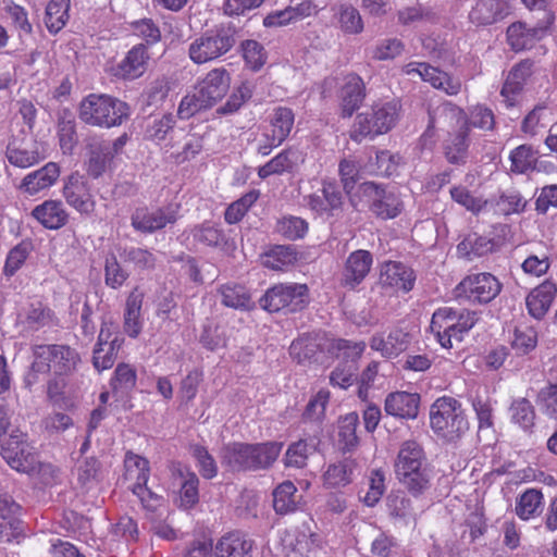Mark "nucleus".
Segmentation results:
<instances>
[{"label": "nucleus", "instance_id": "obj_25", "mask_svg": "<svg viewBox=\"0 0 557 557\" xmlns=\"http://www.w3.org/2000/svg\"><path fill=\"white\" fill-rule=\"evenodd\" d=\"M253 541L239 532L223 535L214 546V557H251Z\"/></svg>", "mask_w": 557, "mask_h": 557}, {"label": "nucleus", "instance_id": "obj_56", "mask_svg": "<svg viewBox=\"0 0 557 557\" xmlns=\"http://www.w3.org/2000/svg\"><path fill=\"white\" fill-rule=\"evenodd\" d=\"M253 89L255 85L252 82H243L230 96L227 101L216 110V112L219 114L235 113L247 100L251 98Z\"/></svg>", "mask_w": 557, "mask_h": 557}, {"label": "nucleus", "instance_id": "obj_8", "mask_svg": "<svg viewBox=\"0 0 557 557\" xmlns=\"http://www.w3.org/2000/svg\"><path fill=\"white\" fill-rule=\"evenodd\" d=\"M502 283L488 272L469 274L455 287L457 299H465L472 304H488L495 299L500 290Z\"/></svg>", "mask_w": 557, "mask_h": 557}, {"label": "nucleus", "instance_id": "obj_6", "mask_svg": "<svg viewBox=\"0 0 557 557\" xmlns=\"http://www.w3.org/2000/svg\"><path fill=\"white\" fill-rule=\"evenodd\" d=\"M399 117V106L397 102L376 103L371 110L356 116L350 131V138L361 143L366 137L373 138L377 135L389 132Z\"/></svg>", "mask_w": 557, "mask_h": 557}, {"label": "nucleus", "instance_id": "obj_3", "mask_svg": "<svg viewBox=\"0 0 557 557\" xmlns=\"http://www.w3.org/2000/svg\"><path fill=\"white\" fill-rule=\"evenodd\" d=\"M129 114L131 109L126 102L104 94H90L83 98L78 107L79 120L100 128L119 126Z\"/></svg>", "mask_w": 557, "mask_h": 557}, {"label": "nucleus", "instance_id": "obj_33", "mask_svg": "<svg viewBox=\"0 0 557 557\" xmlns=\"http://www.w3.org/2000/svg\"><path fill=\"white\" fill-rule=\"evenodd\" d=\"M143 300L144 294L138 288H134L126 299L123 326L124 332L133 338H136L143 329Z\"/></svg>", "mask_w": 557, "mask_h": 557}, {"label": "nucleus", "instance_id": "obj_58", "mask_svg": "<svg viewBox=\"0 0 557 557\" xmlns=\"http://www.w3.org/2000/svg\"><path fill=\"white\" fill-rule=\"evenodd\" d=\"M511 171L525 173L535 166L537 154L529 145H521L510 153Z\"/></svg>", "mask_w": 557, "mask_h": 557}, {"label": "nucleus", "instance_id": "obj_52", "mask_svg": "<svg viewBox=\"0 0 557 557\" xmlns=\"http://www.w3.org/2000/svg\"><path fill=\"white\" fill-rule=\"evenodd\" d=\"M211 103L195 87L193 91L188 92L180 102L177 115L182 120H187L196 113L211 108Z\"/></svg>", "mask_w": 557, "mask_h": 557}, {"label": "nucleus", "instance_id": "obj_57", "mask_svg": "<svg viewBox=\"0 0 557 557\" xmlns=\"http://www.w3.org/2000/svg\"><path fill=\"white\" fill-rule=\"evenodd\" d=\"M459 317H461V310H456L450 307H443L437 309L431 320V331L436 336L441 334H445V331H448L449 327L456 325V322L459 321Z\"/></svg>", "mask_w": 557, "mask_h": 557}, {"label": "nucleus", "instance_id": "obj_43", "mask_svg": "<svg viewBox=\"0 0 557 557\" xmlns=\"http://www.w3.org/2000/svg\"><path fill=\"white\" fill-rule=\"evenodd\" d=\"M356 466V461L350 458L330 465L324 473V483L330 487L347 485L352 480Z\"/></svg>", "mask_w": 557, "mask_h": 557}, {"label": "nucleus", "instance_id": "obj_20", "mask_svg": "<svg viewBox=\"0 0 557 557\" xmlns=\"http://www.w3.org/2000/svg\"><path fill=\"white\" fill-rule=\"evenodd\" d=\"M533 61L527 59L516 64L507 75V78L500 90L507 107H513L517 97L521 94L527 79L533 73Z\"/></svg>", "mask_w": 557, "mask_h": 557}, {"label": "nucleus", "instance_id": "obj_42", "mask_svg": "<svg viewBox=\"0 0 557 557\" xmlns=\"http://www.w3.org/2000/svg\"><path fill=\"white\" fill-rule=\"evenodd\" d=\"M221 302L228 308L237 310H250L253 308L247 289L238 284H225L219 289Z\"/></svg>", "mask_w": 557, "mask_h": 557}, {"label": "nucleus", "instance_id": "obj_45", "mask_svg": "<svg viewBox=\"0 0 557 557\" xmlns=\"http://www.w3.org/2000/svg\"><path fill=\"white\" fill-rule=\"evenodd\" d=\"M294 113L286 107H277L270 115L271 135L275 143H283L289 135L294 126Z\"/></svg>", "mask_w": 557, "mask_h": 557}, {"label": "nucleus", "instance_id": "obj_38", "mask_svg": "<svg viewBox=\"0 0 557 557\" xmlns=\"http://www.w3.org/2000/svg\"><path fill=\"white\" fill-rule=\"evenodd\" d=\"M273 508L278 515H286L297 509L301 496L290 481H284L277 485L273 493Z\"/></svg>", "mask_w": 557, "mask_h": 557}, {"label": "nucleus", "instance_id": "obj_48", "mask_svg": "<svg viewBox=\"0 0 557 557\" xmlns=\"http://www.w3.org/2000/svg\"><path fill=\"white\" fill-rule=\"evenodd\" d=\"M297 261V252L293 246H275L263 257L264 267L282 271Z\"/></svg>", "mask_w": 557, "mask_h": 557}, {"label": "nucleus", "instance_id": "obj_32", "mask_svg": "<svg viewBox=\"0 0 557 557\" xmlns=\"http://www.w3.org/2000/svg\"><path fill=\"white\" fill-rule=\"evenodd\" d=\"M556 292V285L552 282L535 287L525 299L529 313L535 319H542L549 310Z\"/></svg>", "mask_w": 557, "mask_h": 557}, {"label": "nucleus", "instance_id": "obj_19", "mask_svg": "<svg viewBox=\"0 0 557 557\" xmlns=\"http://www.w3.org/2000/svg\"><path fill=\"white\" fill-rule=\"evenodd\" d=\"M373 258L370 251L359 249L349 255L343 271L342 284L345 287L355 288L370 272Z\"/></svg>", "mask_w": 557, "mask_h": 557}, {"label": "nucleus", "instance_id": "obj_13", "mask_svg": "<svg viewBox=\"0 0 557 557\" xmlns=\"http://www.w3.org/2000/svg\"><path fill=\"white\" fill-rule=\"evenodd\" d=\"M1 455L12 469L20 472L33 470L36 462L33 447L20 435H11L3 443Z\"/></svg>", "mask_w": 557, "mask_h": 557}, {"label": "nucleus", "instance_id": "obj_14", "mask_svg": "<svg viewBox=\"0 0 557 557\" xmlns=\"http://www.w3.org/2000/svg\"><path fill=\"white\" fill-rule=\"evenodd\" d=\"M404 72L408 75L417 74L424 82H429L434 88L442 89L449 96H455L461 90V82L458 78L428 63L411 62L404 67Z\"/></svg>", "mask_w": 557, "mask_h": 557}, {"label": "nucleus", "instance_id": "obj_51", "mask_svg": "<svg viewBox=\"0 0 557 557\" xmlns=\"http://www.w3.org/2000/svg\"><path fill=\"white\" fill-rule=\"evenodd\" d=\"M511 421L522 430L530 431L534 426L535 410L527 398H518L511 403L509 408Z\"/></svg>", "mask_w": 557, "mask_h": 557}, {"label": "nucleus", "instance_id": "obj_31", "mask_svg": "<svg viewBox=\"0 0 557 557\" xmlns=\"http://www.w3.org/2000/svg\"><path fill=\"white\" fill-rule=\"evenodd\" d=\"M8 161L17 168H29L41 160L36 145L33 140H21L13 139L7 147Z\"/></svg>", "mask_w": 557, "mask_h": 557}, {"label": "nucleus", "instance_id": "obj_36", "mask_svg": "<svg viewBox=\"0 0 557 557\" xmlns=\"http://www.w3.org/2000/svg\"><path fill=\"white\" fill-rule=\"evenodd\" d=\"M388 513L398 523L414 528L417 525V513L412 508L411 500L403 493L392 494L387 498Z\"/></svg>", "mask_w": 557, "mask_h": 557}, {"label": "nucleus", "instance_id": "obj_55", "mask_svg": "<svg viewBox=\"0 0 557 557\" xmlns=\"http://www.w3.org/2000/svg\"><path fill=\"white\" fill-rule=\"evenodd\" d=\"M123 338L115 335L110 347H100L94 349L92 364L100 372L110 369L116 359L117 351L122 347Z\"/></svg>", "mask_w": 557, "mask_h": 557}, {"label": "nucleus", "instance_id": "obj_34", "mask_svg": "<svg viewBox=\"0 0 557 557\" xmlns=\"http://www.w3.org/2000/svg\"><path fill=\"white\" fill-rule=\"evenodd\" d=\"M319 443L320 441L315 436L300 438L292 443L285 453V466L297 469L304 468L307 465L309 456L318 449Z\"/></svg>", "mask_w": 557, "mask_h": 557}, {"label": "nucleus", "instance_id": "obj_41", "mask_svg": "<svg viewBox=\"0 0 557 557\" xmlns=\"http://www.w3.org/2000/svg\"><path fill=\"white\" fill-rule=\"evenodd\" d=\"M469 128L458 131L446 140L444 153L447 161L451 164H463L468 157Z\"/></svg>", "mask_w": 557, "mask_h": 557}, {"label": "nucleus", "instance_id": "obj_46", "mask_svg": "<svg viewBox=\"0 0 557 557\" xmlns=\"http://www.w3.org/2000/svg\"><path fill=\"white\" fill-rule=\"evenodd\" d=\"M77 483L83 490L89 491L101 481V463L94 457H87L76 467Z\"/></svg>", "mask_w": 557, "mask_h": 557}, {"label": "nucleus", "instance_id": "obj_35", "mask_svg": "<svg viewBox=\"0 0 557 557\" xmlns=\"http://www.w3.org/2000/svg\"><path fill=\"white\" fill-rule=\"evenodd\" d=\"M543 30L535 27H528L525 23H512L507 28V40L515 51H521L533 47L541 38Z\"/></svg>", "mask_w": 557, "mask_h": 557}, {"label": "nucleus", "instance_id": "obj_27", "mask_svg": "<svg viewBox=\"0 0 557 557\" xmlns=\"http://www.w3.org/2000/svg\"><path fill=\"white\" fill-rule=\"evenodd\" d=\"M414 280L413 271L400 262L385 263L380 276L382 285L406 293L412 289Z\"/></svg>", "mask_w": 557, "mask_h": 557}, {"label": "nucleus", "instance_id": "obj_50", "mask_svg": "<svg viewBox=\"0 0 557 557\" xmlns=\"http://www.w3.org/2000/svg\"><path fill=\"white\" fill-rule=\"evenodd\" d=\"M537 345V332L533 326L520 324L515 327L511 348L517 355L530 354Z\"/></svg>", "mask_w": 557, "mask_h": 557}, {"label": "nucleus", "instance_id": "obj_16", "mask_svg": "<svg viewBox=\"0 0 557 557\" xmlns=\"http://www.w3.org/2000/svg\"><path fill=\"white\" fill-rule=\"evenodd\" d=\"M22 507L7 493L0 492V537L11 542L23 532Z\"/></svg>", "mask_w": 557, "mask_h": 557}, {"label": "nucleus", "instance_id": "obj_2", "mask_svg": "<svg viewBox=\"0 0 557 557\" xmlns=\"http://www.w3.org/2000/svg\"><path fill=\"white\" fill-rule=\"evenodd\" d=\"M395 472L400 483L414 496L429 488L431 470L423 448L418 442L403 443L395 463Z\"/></svg>", "mask_w": 557, "mask_h": 557}, {"label": "nucleus", "instance_id": "obj_30", "mask_svg": "<svg viewBox=\"0 0 557 557\" xmlns=\"http://www.w3.org/2000/svg\"><path fill=\"white\" fill-rule=\"evenodd\" d=\"M366 97L364 83L360 76L349 74L341 90V107L344 117H349L359 109Z\"/></svg>", "mask_w": 557, "mask_h": 557}, {"label": "nucleus", "instance_id": "obj_37", "mask_svg": "<svg viewBox=\"0 0 557 557\" xmlns=\"http://www.w3.org/2000/svg\"><path fill=\"white\" fill-rule=\"evenodd\" d=\"M478 320L479 318L475 311L461 309V317H459V321L456 322V325L445 331V334L436 336V339L443 348H451L453 339L461 342L463 336L475 325Z\"/></svg>", "mask_w": 557, "mask_h": 557}, {"label": "nucleus", "instance_id": "obj_29", "mask_svg": "<svg viewBox=\"0 0 557 557\" xmlns=\"http://www.w3.org/2000/svg\"><path fill=\"white\" fill-rule=\"evenodd\" d=\"M497 250V243L494 238L471 233L457 245L459 258L473 261Z\"/></svg>", "mask_w": 557, "mask_h": 557}, {"label": "nucleus", "instance_id": "obj_44", "mask_svg": "<svg viewBox=\"0 0 557 557\" xmlns=\"http://www.w3.org/2000/svg\"><path fill=\"white\" fill-rule=\"evenodd\" d=\"M299 156L297 151L292 149L280 152L276 157L271 159L268 163L260 166L258 175L260 178H267L274 174H282L292 171L298 162Z\"/></svg>", "mask_w": 557, "mask_h": 557}, {"label": "nucleus", "instance_id": "obj_60", "mask_svg": "<svg viewBox=\"0 0 557 557\" xmlns=\"http://www.w3.org/2000/svg\"><path fill=\"white\" fill-rule=\"evenodd\" d=\"M123 258L125 262L132 263L140 271H151L157 263V258L150 250L139 247L124 249Z\"/></svg>", "mask_w": 557, "mask_h": 557}, {"label": "nucleus", "instance_id": "obj_12", "mask_svg": "<svg viewBox=\"0 0 557 557\" xmlns=\"http://www.w3.org/2000/svg\"><path fill=\"white\" fill-rule=\"evenodd\" d=\"M63 197L69 206L82 214H90L95 210V200L86 177L78 173L71 174L64 186Z\"/></svg>", "mask_w": 557, "mask_h": 557}, {"label": "nucleus", "instance_id": "obj_39", "mask_svg": "<svg viewBox=\"0 0 557 557\" xmlns=\"http://www.w3.org/2000/svg\"><path fill=\"white\" fill-rule=\"evenodd\" d=\"M53 355H51L54 358L52 374L70 375L76 370L81 357L74 348L67 345L53 344Z\"/></svg>", "mask_w": 557, "mask_h": 557}, {"label": "nucleus", "instance_id": "obj_18", "mask_svg": "<svg viewBox=\"0 0 557 557\" xmlns=\"http://www.w3.org/2000/svg\"><path fill=\"white\" fill-rule=\"evenodd\" d=\"M411 342V335L401 327L392 329L387 336L374 334L370 339L371 349L384 358H395L404 352Z\"/></svg>", "mask_w": 557, "mask_h": 557}, {"label": "nucleus", "instance_id": "obj_4", "mask_svg": "<svg viewBox=\"0 0 557 557\" xmlns=\"http://www.w3.org/2000/svg\"><path fill=\"white\" fill-rule=\"evenodd\" d=\"M236 28L231 23H221L196 35L188 46V57L197 65L216 61L236 45Z\"/></svg>", "mask_w": 557, "mask_h": 557}, {"label": "nucleus", "instance_id": "obj_64", "mask_svg": "<svg viewBox=\"0 0 557 557\" xmlns=\"http://www.w3.org/2000/svg\"><path fill=\"white\" fill-rule=\"evenodd\" d=\"M537 405L548 418L557 419V384H548L541 388Z\"/></svg>", "mask_w": 557, "mask_h": 557}, {"label": "nucleus", "instance_id": "obj_23", "mask_svg": "<svg viewBox=\"0 0 557 557\" xmlns=\"http://www.w3.org/2000/svg\"><path fill=\"white\" fill-rule=\"evenodd\" d=\"M32 216L47 230H59L69 221V213L60 200H45L32 210Z\"/></svg>", "mask_w": 557, "mask_h": 557}, {"label": "nucleus", "instance_id": "obj_61", "mask_svg": "<svg viewBox=\"0 0 557 557\" xmlns=\"http://www.w3.org/2000/svg\"><path fill=\"white\" fill-rule=\"evenodd\" d=\"M259 191L251 190L240 197L238 200L231 203L225 213L224 219L228 224H235L239 222L249 208L257 201Z\"/></svg>", "mask_w": 557, "mask_h": 557}, {"label": "nucleus", "instance_id": "obj_62", "mask_svg": "<svg viewBox=\"0 0 557 557\" xmlns=\"http://www.w3.org/2000/svg\"><path fill=\"white\" fill-rule=\"evenodd\" d=\"M278 234L287 239L302 238L308 231V223L298 216H285L276 224Z\"/></svg>", "mask_w": 557, "mask_h": 557}, {"label": "nucleus", "instance_id": "obj_63", "mask_svg": "<svg viewBox=\"0 0 557 557\" xmlns=\"http://www.w3.org/2000/svg\"><path fill=\"white\" fill-rule=\"evenodd\" d=\"M136 371L127 363H120L115 368L114 376L111 380L113 391H121L122 393L133 389L136 385Z\"/></svg>", "mask_w": 557, "mask_h": 557}, {"label": "nucleus", "instance_id": "obj_26", "mask_svg": "<svg viewBox=\"0 0 557 557\" xmlns=\"http://www.w3.org/2000/svg\"><path fill=\"white\" fill-rule=\"evenodd\" d=\"M149 55L145 45L134 46L117 64L115 75L124 79L140 77L146 69Z\"/></svg>", "mask_w": 557, "mask_h": 557}, {"label": "nucleus", "instance_id": "obj_22", "mask_svg": "<svg viewBox=\"0 0 557 557\" xmlns=\"http://www.w3.org/2000/svg\"><path fill=\"white\" fill-rule=\"evenodd\" d=\"M420 396L416 393L394 392L386 396L384 409L387 414L414 419L418 416Z\"/></svg>", "mask_w": 557, "mask_h": 557}, {"label": "nucleus", "instance_id": "obj_40", "mask_svg": "<svg viewBox=\"0 0 557 557\" xmlns=\"http://www.w3.org/2000/svg\"><path fill=\"white\" fill-rule=\"evenodd\" d=\"M543 510V494L540 490L529 488L517 497L516 515L522 520L539 516Z\"/></svg>", "mask_w": 557, "mask_h": 557}, {"label": "nucleus", "instance_id": "obj_15", "mask_svg": "<svg viewBox=\"0 0 557 557\" xmlns=\"http://www.w3.org/2000/svg\"><path fill=\"white\" fill-rule=\"evenodd\" d=\"M53 344H37L32 346L33 361L24 375V385L32 389L33 386L42 382L51 372L54 363Z\"/></svg>", "mask_w": 557, "mask_h": 557}, {"label": "nucleus", "instance_id": "obj_28", "mask_svg": "<svg viewBox=\"0 0 557 557\" xmlns=\"http://www.w3.org/2000/svg\"><path fill=\"white\" fill-rule=\"evenodd\" d=\"M230 74L225 69L211 70L196 88L209 100L211 106L222 99L230 88Z\"/></svg>", "mask_w": 557, "mask_h": 557}, {"label": "nucleus", "instance_id": "obj_24", "mask_svg": "<svg viewBox=\"0 0 557 557\" xmlns=\"http://www.w3.org/2000/svg\"><path fill=\"white\" fill-rule=\"evenodd\" d=\"M509 12L505 0H476L472 7L469 18L476 25H491L503 20Z\"/></svg>", "mask_w": 557, "mask_h": 557}, {"label": "nucleus", "instance_id": "obj_5", "mask_svg": "<svg viewBox=\"0 0 557 557\" xmlns=\"http://www.w3.org/2000/svg\"><path fill=\"white\" fill-rule=\"evenodd\" d=\"M430 425L446 442H457L469 430L465 410L454 397L437 398L430 408Z\"/></svg>", "mask_w": 557, "mask_h": 557}, {"label": "nucleus", "instance_id": "obj_54", "mask_svg": "<svg viewBox=\"0 0 557 557\" xmlns=\"http://www.w3.org/2000/svg\"><path fill=\"white\" fill-rule=\"evenodd\" d=\"M176 119L172 113L152 120L146 127V137L157 144L166 139L173 132Z\"/></svg>", "mask_w": 557, "mask_h": 557}, {"label": "nucleus", "instance_id": "obj_7", "mask_svg": "<svg viewBox=\"0 0 557 557\" xmlns=\"http://www.w3.org/2000/svg\"><path fill=\"white\" fill-rule=\"evenodd\" d=\"M259 304L269 312H298L308 306L309 290L306 284H277L265 292Z\"/></svg>", "mask_w": 557, "mask_h": 557}, {"label": "nucleus", "instance_id": "obj_10", "mask_svg": "<svg viewBox=\"0 0 557 557\" xmlns=\"http://www.w3.org/2000/svg\"><path fill=\"white\" fill-rule=\"evenodd\" d=\"M177 209L173 206L137 208L131 216L132 226L140 233L152 234L177 221Z\"/></svg>", "mask_w": 557, "mask_h": 557}, {"label": "nucleus", "instance_id": "obj_17", "mask_svg": "<svg viewBox=\"0 0 557 557\" xmlns=\"http://www.w3.org/2000/svg\"><path fill=\"white\" fill-rule=\"evenodd\" d=\"M59 176V164L55 162H48L40 169L26 174L22 180L18 189L23 194L35 196L53 186Z\"/></svg>", "mask_w": 557, "mask_h": 557}, {"label": "nucleus", "instance_id": "obj_21", "mask_svg": "<svg viewBox=\"0 0 557 557\" xmlns=\"http://www.w3.org/2000/svg\"><path fill=\"white\" fill-rule=\"evenodd\" d=\"M54 321L51 309L40 301L30 302L20 309L16 317V324L23 331L35 332L49 326Z\"/></svg>", "mask_w": 557, "mask_h": 557}, {"label": "nucleus", "instance_id": "obj_59", "mask_svg": "<svg viewBox=\"0 0 557 557\" xmlns=\"http://www.w3.org/2000/svg\"><path fill=\"white\" fill-rule=\"evenodd\" d=\"M129 277V273L125 270L117 261L114 255H110L106 258L104 262V283L112 289H117Z\"/></svg>", "mask_w": 557, "mask_h": 557}, {"label": "nucleus", "instance_id": "obj_1", "mask_svg": "<svg viewBox=\"0 0 557 557\" xmlns=\"http://www.w3.org/2000/svg\"><path fill=\"white\" fill-rule=\"evenodd\" d=\"M283 443H231L223 448L222 462L233 472L260 471L273 466Z\"/></svg>", "mask_w": 557, "mask_h": 557}, {"label": "nucleus", "instance_id": "obj_49", "mask_svg": "<svg viewBox=\"0 0 557 557\" xmlns=\"http://www.w3.org/2000/svg\"><path fill=\"white\" fill-rule=\"evenodd\" d=\"M359 417L356 412H349L342 417L338 422V436L342 448L350 451L357 447L359 438L357 436V428Z\"/></svg>", "mask_w": 557, "mask_h": 557}, {"label": "nucleus", "instance_id": "obj_9", "mask_svg": "<svg viewBox=\"0 0 557 557\" xmlns=\"http://www.w3.org/2000/svg\"><path fill=\"white\" fill-rule=\"evenodd\" d=\"M126 475L129 480H135L132 491L139 497L141 504L147 509H156L162 502V496L147 487L149 480V461L131 451L125 455Z\"/></svg>", "mask_w": 557, "mask_h": 557}, {"label": "nucleus", "instance_id": "obj_53", "mask_svg": "<svg viewBox=\"0 0 557 557\" xmlns=\"http://www.w3.org/2000/svg\"><path fill=\"white\" fill-rule=\"evenodd\" d=\"M110 146L107 144L92 145L88 160L87 172L94 178L100 177L111 160Z\"/></svg>", "mask_w": 557, "mask_h": 557}, {"label": "nucleus", "instance_id": "obj_47", "mask_svg": "<svg viewBox=\"0 0 557 557\" xmlns=\"http://www.w3.org/2000/svg\"><path fill=\"white\" fill-rule=\"evenodd\" d=\"M70 5V0L49 1L46 8L45 22L50 33H58L65 26L69 20Z\"/></svg>", "mask_w": 557, "mask_h": 557}, {"label": "nucleus", "instance_id": "obj_11", "mask_svg": "<svg viewBox=\"0 0 557 557\" xmlns=\"http://www.w3.org/2000/svg\"><path fill=\"white\" fill-rule=\"evenodd\" d=\"M435 128L449 132L469 128L466 113L451 102H443L429 110V124L424 137L432 136Z\"/></svg>", "mask_w": 557, "mask_h": 557}]
</instances>
